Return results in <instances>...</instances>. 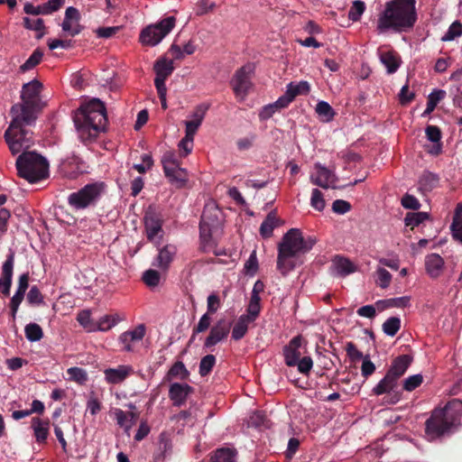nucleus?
<instances>
[{
    "label": "nucleus",
    "mask_w": 462,
    "mask_h": 462,
    "mask_svg": "<svg viewBox=\"0 0 462 462\" xmlns=\"http://www.w3.org/2000/svg\"><path fill=\"white\" fill-rule=\"evenodd\" d=\"M67 374L69 375L70 380L81 384L85 383L88 380L87 372L80 367H70L67 370Z\"/></svg>",
    "instance_id": "nucleus-55"
},
{
    "label": "nucleus",
    "mask_w": 462,
    "mask_h": 462,
    "mask_svg": "<svg viewBox=\"0 0 462 462\" xmlns=\"http://www.w3.org/2000/svg\"><path fill=\"white\" fill-rule=\"evenodd\" d=\"M315 240H305L301 232L297 228L290 229L282 237L278 245L277 269L286 275L295 267L294 257L300 253H305L312 248Z\"/></svg>",
    "instance_id": "nucleus-4"
},
{
    "label": "nucleus",
    "mask_w": 462,
    "mask_h": 462,
    "mask_svg": "<svg viewBox=\"0 0 462 462\" xmlns=\"http://www.w3.org/2000/svg\"><path fill=\"white\" fill-rule=\"evenodd\" d=\"M245 273L249 275H254L258 270V260L256 256V252L253 251L246 260L245 266Z\"/></svg>",
    "instance_id": "nucleus-61"
},
{
    "label": "nucleus",
    "mask_w": 462,
    "mask_h": 462,
    "mask_svg": "<svg viewBox=\"0 0 462 462\" xmlns=\"http://www.w3.org/2000/svg\"><path fill=\"white\" fill-rule=\"evenodd\" d=\"M189 373L187 370L185 365L181 361L175 362L166 374V379L168 381L172 380L173 378H180L184 380L188 378Z\"/></svg>",
    "instance_id": "nucleus-37"
},
{
    "label": "nucleus",
    "mask_w": 462,
    "mask_h": 462,
    "mask_svg": "<svg viewBox=\"0 0 462 462\" xmlns=\"http://www.w3.org/2000/svg\"><path fill=\"white\" fill-rule=\"evenodd\" d=\"M138 416H139L138 412H134V411L125 412L121 409L115 410V417L116 420V423L121 428H124L125 432H127V433L132 429L134 424L136 422Z\"/></svg>",
    "instance_id": "nucleus-28"
},
{
    "label": "nucleus",
    "mask_w": 462,
    "mask_h": 462,
    "mask_svg": "<svg viewBox=\"0 0 462 462\" xmlns=\"http://www.w3.org/2000/svg\"><path fill=\"white\" fill-rule=\"evenodd\" d=\"M80 14L73 6H69L65 11L64 20L61 28L64 32L74 37L81 32L83 26L79 23Z\"/></svg>",
    "instance_id": "nucleus-16"
},
{
    "label": "nucleus",
    "mask_w": 462,
    "mask_h": 462,
    "mask_svg": "<svg viewBox=\"0 0 462 462\" xmlns=\"http://www.w3.org/2000/svg\"><path fill=\"white\" fill-rule=\"evenodd\" d=\"M415 0H391L385 3L378 14L376 31L379 34L387 32H404L413 28L417 22Z\"/></svg>",
    "instance_id": "nucleus-1"
},
{
    "label": "nucleus",
    "mask_w": 462,
    "mask_h": 462,
    "mask_svg": "<svg viewBox=\"0 0 462 462\" xmlns=\"http://www.w3.org/2000/svg\"><path fill=\"white\" fill-rule=\"evenodd\" d=\"M375 371L374 364L370 360L369 356H365L363 358L361 365V374L363 377L367 378L372 375Z\"/></svg>",
    "instance_id": "nucleus-63"
},
{
    "label": "nucleus",
    "mask_w": 462,
    "mask_h": 462,
    "mask_svg": "<svg viewBox=\"0 0 462 462\" xmlns=\"http://www.w3.org/2000/svg\"><path fill=\"white\" fill-rule=\"evenodd\" d=\"M125 319V316L117 313L112 315H105L101 317L97 322H96V331H107Z\"/></svg>",
    "instance_id": "nucleus-30"
},
{
    "label": "nucleus",
    "mask_w": 462,
    "mask_h": 462,
    "mask_svg": "<svg viewBox=\"0 0 462 462\" xmlns=\"http://www.w3.org/2000/svg\"><path fill=\"white\" fill-rule=\"evenodd\" d=\"M144 229L147 239L154 241L156 236L162 234V220L160 216L151 208L145 211L143 217Z\"/></svg>",
    "instance_id": "nucleus-15"
},
{
    "label": "nucleus",
    "mask_w": 462,
    "mask_h": 462,
    "mask_svg": "<svg viewBox=\"0 0 462 462\" xmlns=\"http://www.w3.org/2000/svg\"><path fill=\"white\" fill-rule=\"evenodd\" d=\"M450 229L453 238L462 245V203L456 207Z\"/></svg>",
    "instance_id": "nucleus-31"
},
{
    "label": "nucleus",
    "mask_w": 462,
    "mask_h": 462,
    "mask_svg": "<svg viewBox=\"0 0 462 462\" xmlns=\"http://www.w3.org/2000/svg\"><path fill=\"white\" fill-rule=\"evenodd\" d=\"M445 94V91L441 89L432 91L428 97L427 107L424 113H431L435 109L439 102L442 98H444Z\"/></svg>",
    "instance_id": "nucleus-49"
},
{
    "label": "nucleus",
    "mask_w": 462,
    "mask_h": 462,
    "mask_svg": "<svg viewBox=\"0 0 462 462\" xmlns=\"http://www.w3.org/2000/svg\"><path fill=\"white\" fill-rule=\"evenodd\" d=\"M26 338L31 342L40 341L43 337V331L37 323H29L24 328Z\"/></svg>",
    "instance_id": "nucleus-43"
},
{
    "label": "nucleus",
    "mask_w": 462,
    "mask_h": 462,
    "mask_svg": "<svg viewBox=\"0 0 462 462\" xmlns=\"http://www.w3.org/2000/svg\"><path fill=\"white\" fill-rule=\"evenodd\" d=\"M78 322L88 332L96 331V322L91 319V312L88 310H83L77 315Z\"/></svg>",
    "instance_id": "nucleus-42"
},
{
    "label": "nucleus",
    "mask_w": 462,
    "mask_h": 462,
    "mask_svg": "<svg viewBox=\"0 0 462 462\" xmlns=\"http://www.w3.org/2000/svg\"><path fill=\"white\" fill-rule=\"evenodd\" d=\"M23 26L28 30L37 32V39H41L45 34V25L42 18L31 19L29 17H24Z\"/></svg>",
    "instance_id": "nucleus-40"
},
{
    "label": "nucleus",
    "mask_w": 462,
    "mask_h": 462,
    "mask_svg": "<svg viewBox=\"0 0 462 462\" xmlns=\"http://www.w3.org/2000/svg\"><path fill=\"white\" fill-rule=\"evenodd\" d=\"M31 428L33 430L36 442L39 444L45 443L50 430L49 419L43 420L40 417H33L31 420Z\"/></svg>",
    "instance_id": "nucleus-20"
},
{
    "label": "nucleus",
    "mask_w": 462,
    "mask_h": 462,
    "mask_svg": "<svg viewBox=\"0 0 462 462\" xmlns=\"http://www.w3.org/2000/svg\"><path fill=\"white\" fill-rule=\"evenodd\" d=\"M106 187L103 181L88 183L78 191L69 194L68 203L76 210L95 206L106 191Z\"/></svg>",
    "instance_id": "nucleus-8"
},
{
    "label": "nucleus",
    "mask_w": 462,
    "mask_h": 462,
    "mask_svg": "<svg viewBox=\"0 0 462 462\" xmlns=\"http://www.w3.org/2000/svg\"><path fill=\"white\" fill-rule=\"evenodd\" d=\"M254 72V66L247 63L238 69L231 80L233 90L236 96L245 97L251 88L250 75Z\"/></svg>",
    "instance_id": "nucleus-12"
},
{
    "label": "nucleus",
    "mask_w": 462,
    "mask_h": 462,
    "mask_svg": "<svg viewBox=\"0 0 462 462\" xmlns=\"http://www.w3.org/2000/svg\"><path fill=\"white\" fill-rule=\"evenodd\" d=\"M252 322L243 316H240L232 328V338L236 341L242 339L247 333L249 325Z\"/></svg>",
    "instance_id": "nucleus-35"
},
{
    "label": "nucleus",
    "mask_w": 462,
    "mask_h": 462,
    "mask_svg": "<svg viewBox=\"0 0 462 462\" xmlns=\"http://www.w3.org/2000/svg\"><path fill=\"white\" fill-rule=\"evenodd\" d=\"M425 134L427 139L432 143L431 147L428 149V152L432 155H439L442 151L440 129L436 125H428Z\"/></svg>",
    "instance_id": "nucleus-24"
},
{
    "label": "nucleus",
    "mask_w": 462,
    "mask_h": 462,
    "mask_svg": "<svg viewBox=\"0 0 462 462\" xmlns=\"http://www.w3.org/2000/svg\"><path fill=\"white\" fill-rule=\"evenodd\" d=\"M379 59L380 61L385 66L387 69V73L393 74L394 73L401 65V57L399 54L393 50L382 51L379 50Z\"/></svg>",
    "instance_id": "nucleus-22"
},
{
    "label": "nucleus",
    "mask_w": 462,
    "mask_h": 462,
    "mask_svg": "<svg viewBox=\"0 0 462 462\" xmlns=\"http://www.w3.org/2000/svg\"><path fill=\"white\" fill-rule=\"evenodd\" d=\"M231 328V323L225 319H218L211 328L208 336L206 337L204 346L212 348L221 341L225 340Z\"/></svg>",
    "instance_id": "nucleus-13"
},
{
    "label": "nucleus",
    "mask_w": 462,
    "mask_h": 462,
    "mask_svg": "<svg viewBox=\"0 0 462 462\" xmlns=\"http://www.w3.org/2000/svg\"><path fill=\"white\" fill-rule=\"evenodd\" d=\"M73 120L81 141L88 142L95 139L106 126L105 104L97 98L83 104L75 112Z\"/></svg>",
    "instance_id": "nucleus-2"
},
{
    "label": "nucleus",
    "mask_w": 462,
    "mask_h": 462,
    "mask_svg": "<svg viewBox=\"0 0 462 462\" xmlns=\"http://www.w3.org/2000/svg\"><path fill=\"white\" fill-rule=\"evenodd\" d=\"M11 116L12 121L5 132V142L14 155L29 152L27 150L33 145L34 141L32 132L25 129V126L31 125L35 118L18 115H11Z\"/></svg>",
    "instance_id": "nucleus-5"
},
{
    "label": "nucleus",
    "mask_w": 462,
    "mask_h": 462,
    "mask_svg": "<svg viewBox=\"0 0 462 462\" xmlns=\"http://www.w3.org/2000/svg\"><path fill=\"white\" fill-rule=\"evenodd\" d=\"M18 175L31 183L48 177L49 164L44 157L35 152H23L15 162Z\"/></svg>",
    "instance_id": "nucleus-6"
},
{
    "label": "nucleus",
    "mask_w": 462,
    "mask_h": 462,
    "mask_svg": "<svg viewBox=\"0 0 462 462\" xmlns=\"http://www.w3.org/2000/svg\"><path fill=\"white\" fill-rule=\"evenodd\" d=\"M411 362L412 357L409 355L399 356L392 362L387 374L398 381L405 374Z\"/></svg>",
    "instance_id": "nucleus-21"
},
{
    "label": "nucleus",
    "mask_w": 462,
    "mask_h": 462,
    "mask_svg": "<svg viewBox=\"0 0 462 462\" xmlns=\"http://www.w3.org/2000/svg\"><path fill=\"white\" fill-rule=\"evenodd\" d=\"M332 267L340 276H346L356 271V266L348 258L339 255L335 256L332 260Z\"/></svg>",
    "instance_id": "nucleus-29"
},
{
    "label": "nucleus",
    "mask_w": 462,
    "mask_h": 462,
    "mask_svg": "<svg viewBox=\"0 0 462 462\" xmlns=\"http://www.w3.org/2000/svg\"><path fill=\"white\" fill-rule=\"evenodd\" d=\"M316 174H311L310 179L312 184L323 189L336 188L337 178L332 170L323 166L319 162L314 164Z\"/></svg>",
    "instance_id": "nucleus-14"
},
{
    "label": "nucleus",
    "mask_w": 462,
    "mask_h": 462,
    "mask_svg": "<svg viewBox=\"0 0 462 462\" xmlns=\"http://www.w3.org/2000/svg\"><path fill=\"white\" fill-rule=\"evenodd\" d=\"M316 113L325 122L333 120L335 112L332 106L326 101H319L316 106Z\"/></svg>",
    "instance_id": "nucleus-45"
},
{
    "label": "nucleus",
    "mask_w": 462,
    "mask_h": 462,
    "mask_svg": "<svg viewBox=\"0 0 462 462\" xmlns=\"http://www.w3.org/2000/svg\"><path fill=\"white\" fill-rule=\"evenodd\" d=\"M261 300L250 298L249 304L246 308V313L242 316L248 319L251 322L255 321L261 311Z\"/></svg>",
    "instance_id": "nucleus-44"
},
{
    "label": "nucleus",
    "mask_w": 462,
    "mask_h": 462,
    "mask_svg": "<svg viewBox=\"0 0 462 462\" xmlns=\"http://www.w3.org/2000/svg\"><path fill=\"white\" fill-rule=\"evenodd\" d=\"M146 328L143 324L138 325L132 330L123 332L118 338L119 342L123 345V350L132 352L134 350L133 345L143 340Z\"/></svg>",
    "instance_id": "nucleus-17"
},
{
    "label": "nucleus",
    "mask_w": 462,
    "mask_h": 462,
    "mask_svg": "<svg viewBox=\"0 0 462 462\" xmlns=\"http://www.w3.org/2000/svg\"><path fill=\"white\" fill-rule=\"evenodd\" d=\"M43 53L41 50L36 49L32 53V55L27 59V60L22 64L19 68V71L24 73L28 70L35 68L42 60Z\"/></svg>",
    "instance_id": "nucleus-41"
},
{
    "label": "nucleus",
    "mask_w": 462,
    "mask_h": 462,
    "mask_svg": "<svg viewBox=\"0 0 462 462\" xmlns=\"http://www.w3.org/2000/svg\"><path fill=\"white\" fill-rule=\"evenodd\" d=\"M194 136L185 134V136L180 141L178 147L180 151V155L186 157L193 149Z\"/></svg>",
    "instance_id": "nucleus-56"
},
{
    "label": "nucleus",
    "mask_w": 462,
    "mask_h": 462,
    "mask_svg": "<svg viewBox=\"0 0 462 462\" xmlns=\"http://www.w3.org/2000/svg\"><path fill=\"white\" fill-rule=\"evenodd\" d=\"M462 35V23L455 21L450 24L447 32L441 37L442 42H450Z\"/></svg>",
    "instance_id": "nucleus-48"
},
{
    "label": "nucleus",
    "mask_w": 462,
    "mask_h": 462,
    "mask_svg": "<svg viewBox=\"0 0 462 462\" xmlns=\"http://www.w3.org/2000/svg\"><path fill=\"white\" fill-rule=\"evenodd\" d=\"M310 90V86L309 82L302 80L298 83L291 82L286 86V91L289 93L290 97L294 100V98L299 95H307Z\"/></svg>",
    "instance_id": "nucleus-36"
},
{
    "label": "nucleus",
    "mask_w": 462,
    "mask_h": 462,
    "mask_svg": "<svg viewBox=\"0 0 462 462\" xmlns=\"http://www.w3.org/2000/svg\"><path fill=\"white\" fill-rule=\"evenodd\" d=\"M176 18L168 16L155 24L143 29L140 35V41L144 45L155 46L174 28Z\"/></svg>",
    "instance_id": "nucleus-11"
},
{
    "label": "nucleus",
    "mask_w": 462,
    "mask_h": 462,
    "mask_svg": "<svg viewBox=\"0 0 462 462\" xmlns=\"http://www.w3.org/2000/svg\"><path fill=\"white\" fill-rule=\"evenodd\" d=\"M209 106L207 104H199L198 105L192 113L189 116L190 120L197 121L202 124L207 111L208 110Z\"/></svg>",
    "instance_id": "nucleus-60"
},
{
    "label": "nucleus",
    "mask_w": 462,
    "mask_h": 462,
    "mask_svg": "<svg viewBox=\"0 0 462 462\" xmlns=\"http://www.w3.org/2000/svg\"><path fill=\"white\" fill-rule=\"evenodd\" d=\"M192 390V387L188 383H174L170 386L169 397L172 401L173 405L181 406L185 403Z\"/></svg>",
    "instance_id": "nucleus-19"
},
{
    "label": "nucleus",
    "mask_w": 462,
    "mask_h": 462,
    "mask_svg": "<svg viewBox=\"0 0 462 462\" xmlns=\"http://www.w3.org/2000/svg\"><path fill=\"white\" fill-rule=\"evenodd\" d=\"M365 11V4L363 1L356 0L354 1L352 6L348 11V18L353 22H357L360 20L364 12Z\"/></svg>",
    "instance_id": "nucleus-51"
},
{
    "label": "nucleus",
    "mask_w": 462,
    "mask_h": 462,
    "mask_svg": "<svg viewBox=\"0 0 462 462\" xmlns=\"http://www.w3.org/2000/svg\"><path fill=\"white\" fill-rule=\"evenodd\" d=\"M402 206L404 208L409 209H419L420 208V203L419 200L412 195L405 194L402 199Z\"/></svg>",
    "instance_id": "nucleus-64"
},
{
    "label": "nucleus",
    "mask_w": 462,
    "mask_h": 462,
    "mask_svg": "<svg viewBox=\"0 0 462 462\" xmlns=\"http://www.w3.org/2000/svg\"><path fill=\"white\" fill-rule=\"evenodd\" d=\"M444 266L443 258L438 254H430L425 258V267L427 273L431 278H437L440 275Z\"/></svg>",
    "instance_id": "nucleus-27"
},
{
    "label": "nucleus",
    "mask_w": 462,
    "mask_h": 462,
    "mask_svg": "<svg viewBox=\"0 0 462 462\" xmlns=\"http://www.w3.org/2000/svg\"><path fill=\"white\" fill-rule=\"evenodd\" d=\"M220 308L219 297L212 293L208 297L207 300V313L214 315Z\"/></svg>",
    "instance_id": "nucleus-62"
},
{
    "label": "nucleus",
    "mask_w": 462,
    "mask_h": 462,
    "mask_svg": "<svg viewBox=\"0 0 462 462\" xmlns=\"http://www.w3.org/2000/svg\"><path fill=\"white\" fill-rule=\"evenodd\" d=\"M284 361L288 366H295L300 358V352L299 349H292L285 346L283 348Z\"/></svg>",
    "instance_id": "nucleus-54"
},
{
    "label": "nucleus",
    "mask_w": 462,
    "mask_h": 462,
    "mask_svg": "<svg viewBox=\"0 0 462 462\" xmlns=\"http://www.w3.org/2000/svg\"><path fill=\"white\" fill-rule=\"evenodd\" d=\"M375 274V283L382 289L388 288L392 282V274L383 267H378L376 269Z\"/></svg>",
    "instance_id": "nucleus-50"
},
{
    "label": "nucleus",
    "mask_w": 462,
    "mask_h": 462,
    "mask_svg": "<svg viewBox=\"0 0 462 462\" xmlns=\"http://www.w3.org/2000/svg\"><path fill=\"white\" fill-rule=\"evenodd\" d=\"M212 322V315L208 313L203 314L198 324L193 328V336L199 333L205 332L208 330L211 325Z\"/></svg>",
    "instance_id": "nucleus-57"
},
{
    "label": "nucleus",
    "mask_w": 462,
    "mask_h": 462,
    "mask_svg": "<svg viewBox=\"0 0 462 462\" xmlns=\"http://www.w3.org/2000/svg\"><path fill=\"white\" fill-rule=\"evenodd\" d=\"M278 218L274 212H270L260 226V234L263 237H271L273 229L278 226Z\"/></svg>",
    "instance_id": "nucleus-34"
},
{
    "label": "nucleus",
    "mask_w": 462,
    "mask_h": 462,
    "mask_svg": "<svg viewBox=\"0 0 462 462\" xmlns=\"http://www.w3.org/2000/svg\"><path fill=\"white\" fill-rule=\"evenodd\" d=\"M382 328L384 334L394 337L401 328V319L398 317H391L383 322Z\"/></svg>",
    "instance_id": "nucleus-46"
},
{
    "label": "nucleus",
    "mask_w": 462,
    "mask_h": 462,
    "mask_svg": "<svg viewBox=\"0 0 462 462\" xmlns=\"http://www.w3.org/2000/svg\"><path fill=\"white\" fill-rule=\"evenodd\" d=\"M216 365V357L214 355H207L201 358L199 363V374L201 376L208 375Z\"/></svg>",
    "instance_id": "nucleus-52"
},
{
    "label": "nucleus",
    "mask_w": 462,
    "mask_h": 462,
    "mask_svg": "<svg viewBox=\"0 0 462 462\" xmlns=\"http://www.w3.org/2000/svg\"><path fill=\"white\" fill-rule=\"evenodd\" d=\"M423 382V377L421 374H413L407 377L403 381V389L407 392H411L417 387H419Z\"/></svg>",
    "instance_id": "nucleus-59"
},
{
    "label": "nucleus",
    "mask_w": 462,
    "mask_h": 462,
    "mask_svg": "<svg viewBox=\"0 0 462 462\" xmlns=\"http://www.w3.org/2000/svg\"><path fill=\"white\" fill-rule=\"evenodd\" d=\"M42 88V85L37 79L23 84L21 91L22 103L14 105L10 115L31 116L36 119V114L42 108L40 98Z\"/></svg>",
    "instance_id": "nucleus-7"
},
{
    "label": "nucleus",
    "mask_w": 462,
    "mask_h": 462,
    "mask_svg": "<svg viewBox=\"0 0 462 462\" xmlns=\"http://www.w3.org/2000/svg\"><path fill=\"white\" fill-rule=\"evenodd\" d=\"M162 164L164 174L171 185L179 189L186 185L189 180L188 172L180 166L174 152H165L162 157Z\"/></svg>",
    "instance_id": "nucleus-10"
},
{
    "label": "nucleus",
    "mask_w": 462,
    "mask_h": 462,
    "mask_svg": "<svg viewBox=\"0 0 462 462\" xmlns=\"http://www.w3.org/2000/svg\"><path fill=\"white\" fill-rule=\"evenodd\" d=\"M430 217V215L427 212H414L408 213L404 218L405 225L407 226H411L412 228L418 226L420 224L424 222Z\"/></svg>",
    "instance_id": "nucleus-47"
},
{
    "label": "nucleus",
    "mask_w": 462,
    "mask_h": 462,
    "mask_svg": "<svg viewBox=\"0 0 462 462\" xmlns=\"http://www.w3.org/2000/svg\"><path fill=\"white\" fill-rule=\"evenodd\" d=\"M462 425V401L454 399L445 407L435 409L426 420L425 432L430 439L451 433Z\"/></svg>",
    "instance_id": "nucleus-3"
},
{
    "label": "nucleus",
    "mask_w": 462,
    "mask_h": 462,
    "mask_svg": "<svg viewBox=\"0 0 462 462\" xmlns=\"http://www.w3.org/2000/svg\"><path fill=\"white\" fill-rule=\"evenodd\" d=\"M411 305L410 296H402L398 298H391L386 300H379L375 302L378 311H383L387 309L397 308L402 309Z\"/></svg>",
    "instance_id": "nucleus-26"
},
{
    "label": "nucleus",
    "mask_w": 462,
    "mask_h": 462,
    "mask_svg": "<svg viewBox=\"0 0 462 462\" xmlns=\"http://www.w3.org/2000/svg\"><path fill=\"white\" fill-rule=\"evenodd\" d=\"M221 216L222 212L215 202L205 205L199 225L200 239L205 250L210 245L213 231L220 225Z\"/></svg>",
    "instance_id": "nucleus-9"
},
{
    "label": "nucleus",
    "mask_w": 462,
    "mask_h": 462,
    "mask_svg": "<svg viewBox=\"0 0 462 462\" xmlns=\"http://www.w3.org/2000/svg\"><path fill=\"white\" fill-rule=\"evenodd\" d=\"M310 205L313 208H315L318 211H322L325 208L326 201L324 199L322 192L319 189H312Z\"/></svg>",
    "instance_id": "nucleus-53"
},
{
    "label": "nucleus",
    "mask_w": 462,
    "mask_h": 462,
    "mask_svg": "<svg viewBox=\"0 0 462 462\" xmlns=\"http://www.w3.org/2000/svg\"><path fill=\"white\" fill-rule=\"evenodd\" d=\"M398 381L386 373L384 377L373 388V393L375 395H382L388 393L394 390L397 386Z\"/></svg>",
    "instance_id": "nucleus-33"
},
{
    "label": "nucleus",
    "mask_w": 462,
    "mask_h": 462,
    "mask_svg": "<svg viewBox=\"0 0 462 462\" xmlns=\"http://www.w3.org/2000/svg\"><path fill=\"white\" fill-rule=\"evenodd\" d=\"M236 451L229 448H221L215 451L211 457V462H234Z\"/></svg>",
    "instance_id": "nucleus-39"
},
{
    "label": "nucleus",
    "mask_w": 462,
    "mask_h": 462,
    "mask_svg": "<svg viewBox=\"0 0 462 462\" xmlns=\"http://www.w3.org/2000/svg\"><path fill=\"white\" fill-rule=\"evenodd\" d=\"M439 183V177L430 171H425L419 179V189L422 193L430 192L437 187Z\"/></svg>",
    "instance_id": "nucleus-32"
},
{
    "label": "nucleus",
    "mask_w": 462,
    "mask_h": 462,
    "mask_svg": "<svg viewBox=\"0 0 462 462\" xmlns=\"http://www.w3.org/2000/svg\"><path fill=\"white\" fill-rule=\"evenodd\" d=\"M132 368L127 365H119L116 368H107L104 371L105 379L108 383L117 384L125 380Z\"/></svg>",
    "instance_id": "nucleus-23"
},
{
    "label": "nucleus",
    "mask_w": 462,
    "mask_h": 462,
    "mask_svg": "<svg viewBox=\"0 0 462 462\" xmlns=\"http://www.w3.org/2000/svg\"><path fill=\"white\" fill-rule=\"evenodd\" d=\"M176 254V248L171 245H166L159 250V254L155 258L153 265L162 269L167 270L170 263L172 262Z\"/></svg>",
    "instance_id": "nucleus-25"
},
{
    "label": "nucleus",
    "mask_w": 462,
    "mask_h": 462,
    "mask_svg": "<svg viewBox=\"0 0 462 462\" xmlns=\"http://www.w3.org/2000/svg\"><path fill=\"white\" fill-rule=\"evenodd\" d=\"M160 273L152 269L145 271L143 274V282L149 287H155L160 282Z\"/></svg>",
    "instance_id": "nucleus-58"
},
{
    "label": "nucleus",
    "mask_w": 462,
    "mask_h": 462,
    "mask_svg": "<svg viewBox=\"0 0 462 462\" xmlns=\"http://www.w3.org/2000/svg\"><path fill=\"white\" fill-rule=\"evenodd\" d=\"M173 61L166 59H161L156 61L154 70L156 77L167 79L173 71Z\"/></svg>",
    "instance_id": "nucleus-38"
},
{
    "label": "nucleus",
    "mask_w": 462,
    "mask_h": 462,
    "mask_svg": "<svg viewBox=\"0 0 462 462\" xmlns=\"http://www.w3.org/2000/svg\"><path fill=\"white\" fill-rule=\"evenodd\" d=\"M14 264V253L10 252L2 266V276L0 278V291L5 295H9L12 285L13 270Z\"/></svg>",
    "instance_id": "nucleus-18"
}]
</instances>
